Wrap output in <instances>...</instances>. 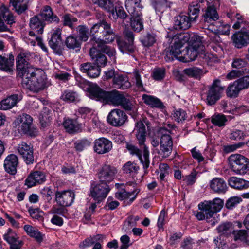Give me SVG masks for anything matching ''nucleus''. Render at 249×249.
Listing matches in <instances>:
<instances>
[{
	"mask_svg": "<svg viewBox=\"0 0 249 249\" xmlns=\"http://www.w3.org/2000/svg\"><path fill=\"white\" fill-rule=\"evenodd\" d=\"M16 67L24 88L34 92H38L45 88L46 83L43 71L33 67L26 60L24 54H19L17 57Z\"/></svg>",
	"mask_w": 249,
	"mask_h": 249,
	"instance_id": "nucleus-1",
	"label": "nucleus"
},
{
	"mask_svg": "<svg viewBox=\"0 0 249 249\" xmlns=\"http://www.w3.org/2000/svg\"><path fill=\"white\" fill-rule=\"evenodd\" d=\"M93 2L109 13L113 9V2L111 0H92Z\"/></svg>",
	"mask_w": 249,
	"mask_h": 249,
	"instance_id": "nucleus-51",
	"label": "nucleus"
},
{
	"mask_svg": "<svg viewBox=\"0 0 249 249\" xmlns=\"http://www.w3.org/2000/svg\"><path fill=\"white\" fill-rule=\"evenodd\" d=\"M218 233L220 235L228 236L233 232V227L232 223L230 222L224 223L219 225L217 228Z\"/></svg>",
	"mask_w": 249,
	"mask_h": 249,
	"instance_id": "nucleus-49",
	"label": "nucleus"
},
{
	"mask_svg": "<svg viewBox=\"0 0 249 249\" xmlns=\"http://www.w3.org/2000/svg\"><path fill=\"white\" fill-rule=\"evenodd\" d=\"M124 36L125 40L120 37L116 39L120 50L123 53H133L136 48L133 44L134 36L133 32L128 30H125L124 31Z\"/></svg>",
	"mask_w": 249,
	"mask_h": 249,
	"instance_id": "nucleus-11",
	"label": "nucleus"
},
{
	"mask_svg": "<svg viewBox=\"0 0 249 249\" xmlns=\"http://www.w3.org/2000/svg\"><path fill=\"white\" fill-rule=\"evenodd\" d=\"M0 18L2 22L3 20L8 24H12L15 22V18L9 11L8 7L2 4L0 5Z\"/></svg>",
	"mask_w": 249,
	"mask_h": 249,
	"instance_id": "nucleus-36",
	"label": "nucleus"
},
{
	"mask_svg": "<svg viewBox=\"0 0 249 249\" xmlns=\"http://www.w3.org/2000/svg\"><path fill=\"white\" fill-rule=\"evenodd\" d=\"M22 99L21 94H14L2 100L0 103V109L6 110L12 108Z\"/></svg>",
	"mask_w": 249,
	"mask_h": 249,
	"instance_id": "nucleus-28",
	"label": "nucleus"
},
{
	"mask_svg": "<svg viewBox=\"0 0 249 249\" xmlns=\"http://www.w3.org/2000/svg\"><path fill=\"white\" fill-rule=\"evenodd\" d=\"M174 40L177 41L181 45H183L185 43L188 42L190 40V42L192 41H201L200 36L197 35L193 34L191 35L188 33H183L179 34H177L172 37Z\"/></svg>",
	"mask_w": 249,
	"mask_h": 249,
	"instance_id": "nucleus-32",
	"label": "nucleus"
},
{
	"mask_svg": "<svg viewBox=\"0 0 249 249\" xmlns=\"http://www.w3.org/2000/svg\"><path fill=\"white\" fill-rule=\"evenodd\" d=\"M18 160L15 154H10L6 157L4 161L5 170L8 173L14 175L17 173V167Z\"/></svg>",
	"mask_w": 249,
	"mask_h": 249,
	"instance_id": "nucleus-20",
	"label": "nucleus"
},
{
	"mask_svg": "<svg viewBox=\"0 0 249 249\" xmlns=\"http://www.w3.org/2000/svg\"><path fill=\"white\" fill-rule=\"evenodd\" d=\"M200 12V4L197 2H192L188 7V17L193 22L197 18Z\"/></svg>",
	"mask_w": 249,
	"mask_h": 249,
	"instance_id": "nucleus-44",
	"label": "nucleus"
},
{
	"mask_svg": "<svg viewBox=\"0 0 249 249\" xmlns=\"http://www.w3.org/2000/svg\"><path fill=\"white\" fill-rule=\"evenodd\" d=\"M210 187L213 192L218 194H225L228 189L226 182L220 178H215L211 180Z\"/></svg>",
	"mask_w": 249,
	"mask_h": 249,
	"instance_id": "nucleus-25",
	"label": "nucleus"
},
{
	"mask_svg": "<svg viewBox=\"0 0 249 249\" xmlns=\"http://www.w3.org/2000/svg\"><path fill=\"white\" fill-rule=\"evenodd\" d=\"M61 32L62 30L60 28H56L51 33V38L49 40L50 47L56 51L59 50L62 43Z\"/></svg>",
	"mask_w": 249,
	"mask_h": 249,
	"instance_id": "nucleus-29",
	"label": "nucleus"
},
{
	"mask_svg": "<svg viewBox=\"0 0 249 249\" xmlns=\"http://www.w3.org/2000/svg\"><path fill=\"white\" fill-rule=\"evenodd\" d=\"M242 201V199L241 197L232 196L227 200L225 204V207L228 209L232 210Z\"/></svg>",
	"mask_w": 249,
	"mask_h": 249,
	"instance_id": "nucleus-60",
	"label": "nucleus"
},
{
	"mask_svg": "<svg viewBox=\"0 0 249 249\" xmlns=\"http://www.w3.org/2000/svg\"><path fill=\"white\" fill-rule=\"evenodd\" d=\"M105 238L106 236L104 235L97 234L86 238L83 242V244L85 247H89L96 243H103V240Z\"/></svg>",
	"mask_w": 249,
	"mask_h": 249,
	"instance_id": "nucleus-48",
	"label": "nucleus"
},
{
	"mask_svg": "<svg viewBox=\"0 0 249 249\" xmlns=\"http://www.w3.org/2000/svg\"><path fill=\"white\" fill-rule=\"evenodd\" d=\"M46 179L45 174L41 171H36L30 174L25 180V185L31 188L37 184L43 183Z\"/></svg>",
	"mask_w": 249,
	"mask_h": 249,
	"instance_id": "nucleus-22",
	"label": "nucleus"
},
{
	"mask_svg": "<svg viewBox=\"0 0 249 249\" xmlns=\"http://www.w3.org/2000/svg\"><path fill=\"white\" fill-rule=\"evenodd\" d=\"M227 121L226 117L222 114H215L211 117L212 123L220 127L224 126Z\"/></svg>",
	"mask_w": 249,
	"mask_h": 249,
	"instance_id": "nucleus-52",
	"label": "nucleus"
},
{
	"mask_svg": "<svg viewBox=\"0 0 249 249\" xmlns=\"http://www.w3.org/2000/svg\"><path fill=\"white\" fill-rule=\"evenodd\" d=\"M125 8L131 17L142 16V7L141 4V0H126Z\"/></svg>",
	"mask_w": 249,
	"mask_h": 249,
	"instance_id": "nucleus-18",
	"label": "nucleus"
},
{
	"mask_svg": "<svg viewBox=\"0 0 249 249\" xmlns=\"http://www.w3.org/2000/svg\"><path fill=\"white\" fill-rule=\"evenodd\" d=\"M245 137L243 131L237 129H233L230 135V138L231 140L236 141L242 140Z\"/></svg>",
	"mask_w": 249,
	"mask_h": 249,
	"instance_id": "nucleus-64",
	"label": "nucleus"
},
{
	"mask_svg": "<svg viewBox=\"0 0 249 249\" xmlns=\"http://www.w3.org/2000/svg\"><path fill=\"white\" fill-rule=\"evenodd\" d=\"M142 16L139 17H131V25L134 31L139 32L143 28Z\"/></svg>",
	"mask_w": 249,
	"mask_h": 249,
	"instance_id": "nucleus-59",
	"label": "nucleus"
},
{
	"mask_svg": "<svg viewBox=\"0 0 249 249\" xmlns=\"http://www.w3.org/2000/svg\"><path fill=\"white\" fill-rule=\"evenodd\" d=\"M78 40L81 41H87L89 37V30L85 25H79L77 28Z\"/></svg>",
	"mask_w": 249,
	"mask_h": 249,
	"instance_id": "nucleus-54",
	"label": "nucleus"
},
{
	"mask_svg": "<svg viewBox=\"0 0 249 249\" xmlns=\"http://www.w3.org/2000/svg\"><path fill=\"white\" fill-rule=\"evenodd\" d=\"M140 169L139 166L134 162L128 161L122 167L124 173L134 176L136 175Z\"/></svg>",
	"mask_w": 249,
	"mask_h": 249,
	"instance_id": "nucleus-47",
	"label": "nucleus"
},
{
	"mask_svg": "<svg viewBox=\"0 0 249 249\" xmlns=\"http://www.w3.org/2000/svg\"><path fill=\"white\" fill-rule=\"evenodd\" d=\"M110 189L109 185L106 183L92 181L90 184L89 195L96 201L100 202L106 198Z\"/></svg>",
	"mask_w": 249,
	"mask_h": 249,
	"instance_id": "nucleus-9",
	"label": "nucleus"
},
{
	"mask_svg": "<svg viewBox=\"0 0 249 249\" xmlns=\"http://www.w3.org/2000/svg\"><path fill=\"white\" fill-rule=\"evenodd\" d=\"M241 90L238 83L235 81L232 84L228 86L226 90V94L228 97L235 98L238 96Z\"/></svg>",
	"mask_w": 249,
	"mask_h": 249,
	"instance_id": "nucleus-55",
	"label": "nucleus"
},
{
	"mask_svg": "<svg viewBox=\"0 0 249 249\" xmlns=\"http://www.w3.org/2000/svg\"><path fill=\"white\" fill-rule=\"evenodd\" d=\"M165 75V70L164 68H158L155 69L152 72L153 78L157 81L162 80Z\"/></svg>",
	"mask_w": 249,
	"mask_h": 249,
	"instance_id": "nucleus-63",
	"label": "nucleus"
},
{
	"mask_svg": "<svg viewBox=\"0 0 249 249\" xmlns=\"http://www.w3.org/2000/svg\"><path fill=\"white\" fill-rule=\"evenodd\" d=\"M184 73L187 76L194 78H200L202 75V70L197 67L186 68L183 71Z\"/></svg>",
	"mask_w": 249,
	"mask_h": 249,
	"instance_id": "nucleus-56",
	"label": "nucleus"
},
{
	"mask_svg": "<svg viewBox=\"0 0 249 249\" xmlns=\"http://www.w3.org/2000/svg\"><path fill=\"white\" fill-rule=\"evenodd\" d=\"M40 16L43 20L49 22H58L59 18L53 13L51 8L49 6H45L42 8Z\"/></svg>",
	"mask_w": 249,
	"mask_h": 249,
	"instance_id": "nucleus-38",
	"label": "nucleus"
},
{
	"mask_svg": "<svg viewBox=\"0 0 249 249\" xmlns=\"http://www.w3.org/2000/svg\"><path fill=\"white\" fill-rule=\"evenodd\" d=\"M205 47L201 41L192 42V44L183 50V54L179 57V60L182 62H189L194 60L198 53L204 51Z\"/></svg>",
	"mask_w": 249,
	"mask_h": 249,
	"instance_id": "nucleus-10",
	"label": "nucleus"
},
{
	"mask_svg": "<svg viewBox=\"0 0 249 249\" xmlns=\"http://www.w3.org/2000/svg\"><path fill=\"white\" fill-rule=\"evenodd\" d=\"M110 17H112L115 19L118 18L124 19L127 17V14L122 6L116 5L115 6H113V9L110 13Z\"/></svg>",
	"mask_w": 249,
	"mask_h": 249,
	"instance_id": "nucleus-53",
	"label": "nucleus"
},
{
	"mask_svg": "<svg viewBox=\"0 0 249 249\" xmlns=\"http://www.w3.org/2000/svg\"><path fill=\"white\" fill-rule=\"evenodd\" d=\"M24 230L27 234L31 237L35 238L38 243H41L43 241V236L41 232L35 227L29 225H25Z\"/></svg>",
	"mask_w": 249,
	"mask_h": 249,
	"instance_id": "nucleus-43",
	"label": "nucleus"
},
{
	"mask_svg": "<svg viewBox=\"0 0 249 249\" xmlns=\"http://www.w3.org/2000/svg\"><path fill=\"white\" fill-rule=\"evenodd\" d=\"M134 131L139 145L143 146L142 155V151L132 144H127L126 148L130 154L133 156L135 155L139 158L143 165V169L146 170L149 166V152L148 147L144 144L146 140L145 126L142 121L137 123L134 128Z\"/></svg>",
	"mask_w": 249,
	"mask_h": 249,
	"instance_id": "nucleus-2",
	"label": "nucleus"
},
{
	"mask_svg": "<svg viewBox=\"0 0 249 249\" xmlns=\"http://www.w3.org/2000/svg\"><path fill=\"white\" fill-rule=\"evenodd\" d=\"M197 172L193 169L189 175L183 177V181L185 182L187 185H192L195 183L196 180Z\"/></svg>",
	"mask_w": 249,
	"mask_h": 249,
	"instance_id": "nucleus-61",
	"label": "nucleus"
},
{
	"mask_svg": "<svg viewBox=\"0 0 249 249\" xmlns=\"http://www.w3.org/2000/svg\"><path fill=\"white\" fill-rule=\"evenodd\" d=\"M118 171L116 167L109 164L104 165L98 173L100 181L108 184L115 178Z\"/></svg>",
	"mask_w": 249,
	"mask_h": 249,
	"instance_id": "nucleus-15",
	"label": "nucleus"
},
{
	"mask_svg": "<svg viewBox=\"0 0 249 249\" xmlns=\"http://www.w3.org/2000/svg\"><path fill=\"white\" fill-rule=\"evenodd\" d=\"M127 116L123 110L119 109L112 110L108 115L107 121L111 125L115 127L122 126L127 121Z\"/></svg>",
	"mask_w": 249,
	"mask_h": 249,
	"instance_id": "nucleus-14",
	"label": "nucleus"
},
{
	"mask_svg": "<svg viewBox=\"0 0 249 249\" xmlns=\"http://www.w3.org/2000/svg\"><path fill=\"white\" fill-rule=\"evenodd\" d=\"M134 131L139 145L143 146L142 155V151L132 144H127L126 148L130 154L133 156L135 155L139 158L143 165V169L146 170L149 166V152L148 147L144 144L146 140L145 126L142 121L137 123L134 128Z\"/></svg>",
	"mask_w": 249,
	"mask_h": 249,
	"instance_id": "nucleus-3",
	"label": "nucleus"
},
{
	"mask_svg": "<svg viewBox=\"0 0 249 249\" xmlns=\"http://www.w3.org/2000/svg\"><path fill=\"white\" fill-rule=\"evenodd\" d=\"M223 205V200L219 198L201 202L198 204L200 211L197 212L196 217L199 220H206L213 225L215 223L213 215L221 210Z\"/></svg>",
	"mask_w": 249,
	"mask_h": 249,
	"instance_id": "nucleus-4",
	"label": "nucleus"
},
{
	"mask_svg": "<svg viewBox=\"0 0 249 249\" xmlns=\"http://www.w3.org/2000/svg\"><path fill=\"white\" fill-rule=\"evenodd\" d=\"M44 25L37 16L30 19V27L31 30L35 31L38 34H42L43 32Z\"/></svg>",
	"mask_w": 249,
	"mask_h": 249,
	"instance_id": "nucleus-45",
	"label": "nucleus"
},
{
	"mask_svg": "<svg viewBox=\"0 0 249 249\" xmlns=\"http://www.w3.org/2000/svg\"><path fill=\"white\" fill-rule=\"evenodd\" d=\"M92 45H95L98 48V51L107 54L109 57L115 55V51L114 49L110 48L105 45L106 42L103 40L96 37H92L90 41Z\"/></svg>",
	"mask_w": 249,
	"mask_h": 249,
	"instance_id": "nucleus-27",
	"label": "nucleus"
},
{
	"mask_svg": "<svg viewBox=\"0 0 249 249\" xmlns=\"http://www.w3.org/2000/svg\"><path fill=\"white\" fill-rule=\"evenodd\" d=\"M228 181L229 186L235 189L243 190L249 187V181L237 177H231Z\"/></svg>",
	"mask_w": 249,
	"mask_h": 249,
	"instance_id": "nucleus-34",
	"label": "nucleus"
},
{
	"mask_svg": "<svg viewBox=\"0 0 249 249\" xmlns=\"http://www.w3.org/2000/svg\"><path fill=\"white\" fill-rule=\"evenodd\" d=\"M92 36L104 41L106 43L112 42L115 38V34L111 28L110 24L107 21L99 22L94 24L90 29Z\"/></svg>",
	"mask_w": 249,
	"mask_h": 249,
	"instance_id": "nucleus-6",
	"label": "nucleus"
},
{
	"mask_svg": "<svg viewBox=\"0 0 249 249\" xmlns=\"http://www.w3.org/2000/svg\"><path fill=\"white\" fill-rule=\"evenodd\" d=\"M60 98L63 101L68 103H76L80 100L79 94L71 90H65L62 92Z\"/></svg>",
	"mask_w": 249,
	"mask_h": 249,
	"instance_id": "nucleus-37",
	"label": "nucleus"
},
{
	"mask_svg": "<svg viewBox=\"0 0 249 249\" xmlns=\"http://www.w3.org/2000/svg\"><path fill=\"white\" fill-rule=\"evenodd\" d=\"M171 43L172 44L171 49L169 52L166 54L165 59L168 61H173L174 58L179 60V56H178L180 54L182 55L183 54V50H181L183 46L177 41L174 40L172 37Z\"/></svg>",
	"mask_w": 249,
	"mask_h": 249,
	"instance_id": "nucleus-21",
	"label": "nucleus"
},
{
	"mask_svg": "<svg viewBox=\"0 0 249 249\" xmlns=\"http://www.w3.org/2000/svg\"><path fill=\"white\" fill-rule=\"evenodd\" d=\"M113 84L115 88L122 89H127L131 86L128 77L123 75L114 76Z\"/></svg>",
	"mask_w": 249,
	"mask_h": 249,
	"instance_id": "nucleus-35",
	"label": "nucleus"
},
{
	"mask_svg": "<svg viewBox=\"0 0 249 249\" xmlns=\"http://www.w3.org/2000/svg\"><path fill=\"white\" fill-rule=\"evenodd\" d=\"M14 65V56L11 55L8 58L0 55V69L5 71L10 72Z\"/></svg>",
	"mask_w": 249,
	"mask_h": 249,
	"instance_id": "nucleus-46",
	"label": "nucleus"
},
{
	"mask_svg": "<svg viewBox=\"0 0 249 249\" xmlns=\"http://www.w3.org/2000/svg\"><path fill=\"white\" fill-rule=\"evenodd\" d=\"M74 198L75 193L71 190H57L55 193V200L60 206H71L74 202Z\"/></svg>",
	"mask_w": 249,
	"mask_h": 249,
	"instance_id": "nucleus-13",
	"label": "nucleus"
},
{
	"mask_svg": "<svg viewBox=\"0 0 249 249\" xmlns=\"http://www.w3.org/2000/svg\"><path fill=\"white\" fill-rule=\"evenodd\" d=\"M39 119L40 125L43 128L47 127L51 124L52 118L48 110L42 112L39 115Z\"/></svg>",
	"mask_w": 249,
	"mask_h": 249,
	"instance_id": "nucleus-58",
	"label": "nucleus"
},
{
	"mask_svg": "<svg viewBox=\"0 0 249 249\" xmlns=\"http://www.w3.org/2000/svg\"><path fill=\"white\" fill-rule=\"evenodd\" d=\"M139 192L140 189H136L131 192H128L124 189H122L115 193V197L120 200H124L128 199L132 195H134V196L131 198L129 200L130 203H132L136 199Z\"/></svg>",
	"mask_w": 249,
	"mask_h": 249,
	"instance_id": "nucleus-39",
	"label": "nucleus"
},
{
	"mask_svg": "<svg viewBox=\"0 0 249 249\" xmlns=\"http://www.w3.org/2000/svg\"><path fill=\"white\" fill-rule=\"evenodd\" d=\"M63 126L66 131L70 133H74L79 130L80 125L76 120L66 119L63 122Z\"/></svg>",
	"mask_w": 249,
	"mask_h": 249,
	"instance_id": "nucleus-41",
	"label": "nucleus"
},
{
	"mask_svg": "<svg viewBox=\"0 0 249 249\" xmlns=\"http://www.w3.org/2000/svg\"><path fill=\"white\" fill-rule=\"evenodd\" d=\"M175 126L171 124H165L159 130L160 135V150L159 155L162 158H166L171 155L173 148V140L171 136L172 130Z\"/></svg>",
	"mask_w": 249,
	"mask_h": 249,
	"instance_id": "nucleus-5",
	"label": "nucleus"
},
{
	"mask_svg": "<svg viewBox=\"0 0 249 249\" xmlns=\"http://www.w3.org/2000/svg\"><path fill=\"white\" fill-rule=\"evenodd\" d=\"M18 129L21 134H27L31 136H35L37 133L36 128H32L31 125L27 124L18 123Z\"/></svg>",
	"mask_w": 249,
	"mask_h": 249,
	"instance_id": "nucleus-50",
	"label": "nucleus"
},
{
	"mask_svg": "<svg viewBox=\"0 0 249 249\" xmlns=\"http://www.w3.org/2000/svg\"><path fill=\"white\" fill-rule=\"evenodd\" d=\"M24 0H10V4L13 6V10L18 14L20 15L28 9V6L26 3H23Z\"/></svg>",
	"mask_w": 249,
	"mask_h": 249,
	"instance_id": "nucleus-42",
	"label": "nucleus"
},
{
	"mask_svg": "<svg viewBox=\"0 0 249 249\" xmlns=\"http://www.w3.org/2000/svg\"><path fill=\"white\" fill-rule=\"evenodd\" d=\"M17 150L21 156L24 161L28 165L32 164L35 162L34 149L31 144L22 142L18 144Z\"/></svg>",
	"mask_w": 249,
	"mask_h": 249,
	"instance_id": "nucleus-16",
	"label": "nucleus"
},
{
	"mask_svg": "<svg viewBox=\"0 0 249 249\" xmlns=\"http://www.w3.org/2000/svg\"><path fill=\"white\" fill-rule=\"evenodd\" d=\"M65 44L69 49L75 50L76 51L80 50L81 45V41L77 37L72 35H70L66 38Z\"/></svg>",
	"mask_w": 249,
	"mask_h": 249,
	"instance_id": "nucleus-40",
	"label": "nucleus"
},
{
	"mask_svg": "<svg viewBox=\"0 0 249 249\" xmlns=\"http://www.w3.org/2000/svg\"><path fill=\"white\" fill-rule=\"evenodd\" d=\"M219 15L216 8L213 6H209L204 15L205 26H208V29H209L215 23V22L217 21Z\"/></svg>",
	"mask_w": 249,
	"mask_h": 249,
	"instance_id": "nucleus-19",
	"label": "nucleus"
},
{
	"mask_svg": "<svg viewBox=\"0 0 249 249\" xmlns=\"http://www.w3.org/2000/svg\"><path fill=\"white\" fill-rule=\"evenodd\" d=\"M93 150L98 154H104L108 153L112 149V142L105 137H101L95 140Z\"/></svg>",
	"mask_w": 249,
	"mask_h": 249,
	"instance_id": "nucleus-17",
	"label": "nucleus"
},
{
	"mask_svg": "<svg viewBox=\"0 0 249 249\" xmlns=\"http://www.w3.org/2000/svg\"><path fill=\"white\" fill-rule=\"evenodd\" d=\"M232 39L235 46L241 48L249 43V33L243 31L236 32L233 35Z\"/></svg>",
	"mask_w": 249,
	"mask_h": 249,
	"instance_id": "nucleus-23",
	"label": "nucleus"
},
{
	"mask_svg": "<svg viewBox=\"0 0 249 249\" xmlns=\"http://www.w3.org/2000/svg\"><path fill=\"white\" fill-rule=\"evenodd\" d=\"M142 100L143 102L152 108L163 109L165 106L162 102L158 98L147 94H143Z\"/></svg>",
	"mask_w": 249,
	"mask_h": 249,
	"instance_id": "nucleus-33",
	"label": "nucleus"
},
{
	"mask_svg": "<svg viewBox=\"0 0 249 249\" xmlns=\"http://www.w3.org/2000/svg\"><path fill=\"white\" fill-rule=\"evenodd\" d=\"M3 238L9 244L15 241L18 238L17 233L10 228L7 230V232L4 234Z\"/></svg>",
	"mask_w": 249,
	"mask_h": 249,
	"instance_id": "nucleus-62",
	"label": "nucleus"
},
{
	"mask_svg": "<svg viewBox=\"0 0 249 249\" xmlns=\"http://www.w3.org/2000/svg\"><path fill=\"white\" fill-rule=\"evenodd\" d=\"M88 91L91 98L104 102L107 91L101 89L97 85H89Z\"/></svg>",
	"mask_w": 249,
	"mask_h": 249,
	"instance_id": "nucleus-30",
	"label": "nucleus"
},
{
	"mask_svg": "<svg viewBox=\"0 0 249 249\" xmlns=\"http://www.w3.org/2000/svg\"><path fill=\"white\" fill-rule=\"evenodd\" d=\"M231 170L237 175H244L249 170V160L240 154H232L228 158Z\"/></svg>",
	"mask_w": 249,
	"mask_h": 249,
	"instance_id": "nucleus-8",
	"label": "nucleus"
},
{
	"mask_svg": "<svg viewBox=\"0 0 249 249\" xmlns=\"http://www.w3.org/2000/svg\"><path fill=\"white\" fill-rule=\"evenodd\" d=\"M104 102L114 106H121L126 110H132L134 107V105L129 99L115 89L107 92Z\"/></svg>",
	"mask_w": 249,
	"mask_h": 249,
	"instance_id": "nucleus-7",
	"label": "nucleus"
},
{
	"mask_svg": "<svg viewBox=\"0 0 249 249\" xmlns=\"http://www.w3.org/2000/svg\"><path fill=\"white\" fill-rule=\"evenodd\" d=\"M230 26L227 23H224L223 22L218 21L215 22V23L208 30L212 31V33L210 36L213 35L217 37V36L215 33L223 34V35H229L230 33Z\"/></svg>",
	"mask_w": 249,
	"mask_h": 249,
	"instance_id": "nucleus-31",
	"label": "nucleus"
},
{
	"mask_svg": "<svg viewBox=\"0 0 249 249\" xmlns=\"http://www.w3.org/2000/svg\"><path fill=\"white\" fill-rule=\"evenodd\" d=\"M224 90V88L221 85V81L218 79L214 80L209 87L207 95V101L210 105H213L219 100Z\"/></svg>",
	"mask_w": 249,
	"mask_h": 249,
	"instance_id": "nucleus-12",
	"label": "nucleus"
},
{
	"mask_svg": "<svg viewBox=\"0 0 249 249\" xmlns=\"http://www.w3.org/2000/svg\"><path fill=\"white\" fill-rule=\"evenodd\" d=\"M89 53L92 60L96 64L97 66L99 68L105 67L107 65V57L104 54L101 53L100 51H98L97 46L92 45V47L90 49Z\"/></svg>",
	"mask_w": 249,
	"mask_h": 249,
	"instance_id": "nucleus-24",
	"label": "nucleus"
},
{
	"mask_svg": "<svg viewBox=\"0 0 249 249\" xmlns=\"http://www.w3.org/2000/svg\"><path fill=\"white\" fill-rule=\"evenodd\" d=\"M173 118L178 123H182L187 118V113L183 109L175 108L172 113Z\"/></svg>",
	"mask_w": 249,
	"mask_h": 249,
	"instance_id": "nucleus-57",
	"label": "nucleus"
},
{
	"mask_svg": "<svg viewBox=\"0 0 249 249\" xmlns=\"http://www.w3.org/2000/svg\"><path fill=\"white\" fill-rule=\"evenodd\" d=\"M193 22L188 16L181 14L175 17L174 27L177 30H186L191 27Z\"/></svg>",
	"mask_w": 249,
	"mask_h": 249,
	"instance_id": "nucleus-26",
	"label": "nucleus"
}]
</instances>
